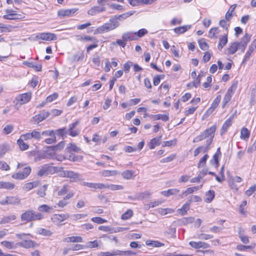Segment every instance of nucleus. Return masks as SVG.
I'll return each mask as SVG.
<instances>
[{"label":"nucleus","mask_w":256,"mask_h":256,"mask_svg":"<svg viewBox=\"0 0 256 256\" xmlns=\"http://www.w3.org/2000/svg\"><path fill=\"white\" fill-rule=\"evenodd\" d=\"M254 50V48H253L251 46H249L248 50L246 53L244 57L242 62V64H245L249 60V58L251 56V54L253 52Z\"/></svg>","instance_id":"44"},{"label":"nucleus","mask_w":256,"mask_h":256,"mask_svg":"<svg viewBox=\"0 0 256 256\" xmlns=\"http://www.w3.org/2000/svg\"><path fill=\"white\" fill-rule=\"evenodd\" d=\"M124 186L122 185H117L113 184H108V189L112 190H121L124 189Z\"/></svg>","instance_id":"53"},{"label":"nucleus","mask_w":256,"mask_h":256,"mask_svg":"<svg viewBox=\"0 0 256 256\" xmlns=\"http://www.w3.org/2000/svg\"><path fill=\"white\" fill-rule=\"evenodd\" d=\"M174 212V210L170 208H160L158 213L162 215H166L168 214H172Z\"/></svg>","instance_id":"56"},{"label":"nucleus","mask_w":256,"mask_h":256,"mask_svg":"<svg viewBox=\"0 0 256 256\" xmlns=\"http://www.w3.org/2000/svg\"><path fill=\"white\" fill-rule=\"evenodd\" d=\"M26 140H24L22 136L20 135V138L17 140V144L18 145L20 149L22 150H25L28 148V145L24 142Z\"/></svg>","instance_id":"30"},{"label":"nucleus","mask_w":256,"mask_h":256,"mask_svg":"<svg viewBox=\"0 0 256 256\" xmlns=\"http://www.w3.org/2000/svg\"><path fill=\"white\" fill-rule=\"evenodd\" d=\"M220 25L223 28L224 31H228V26L230 25L229 21L226 20H222L220 21Z\"/></svg>","instance_id":"46"},{"label":"nucleus","mask_w":256,"mask_h":256,"mask_svg":"<svg viewBox=\"0 0 256 256\" xmlns=\"http://www.w3.org/2000/svg\"><path fill=\"white\" fill-rule=\"evenodd\" d=\"M146 244L148 246L156 248L161 247L164 245V244L159 242L158 241L152 240H146Z\"/></svg>","instance_id":"32"},{"label":"nucleus","mask_w":256,"mask_h":256,"mask_svg":"<svg viewBox=\"0 0 256 256\" xmlns=\"http://www.w3.org/2000/svg\"><path fill=\"white\" fill-rule=\"evenodd\" d=\"M78 121H76L70 125L69 128L68 130L69 135L72 137H74L78 136L79 134V131L78 130H74V129L76 127V126L78 124Z\"/></svg>","instance_id":"17"},{"label":"nucleus","mask_w":256,"mask_h":256,"mask_svg":"<svg viewBox=\"0 0 256 256\" xmlns=\"http://www.w3.org/2000/svg\"><path fill=\"white\" fill-rule=\"evenodd\" d=\"M227 42L228 35L225 34L220 38V42L218 45V49L221 50L223 47L227 44Z\"/></svg>","instance_id":"41"},{"label":"nucleus","mask_w":256,"mask_h":256,"mask_svg":"<svg viewBox=\"0 0 256 256\" xmlns=\"http://www.w3.org/2000/svg\"><path fill=\"white\" fill-rule=\"evenodd\" d=\"M202 186V185L200 186L190 187L187 188L186 190L183 192L181 194H179L178 199L186 197L188 194H192L194 191H196L200 188Z\"/></svg>","instance_id":"11"},{"label":"nucleus","mask_w":256,"mask_h":256,"mask_svg":"<svg viewBox=\"0 0 256 256\" xmlns=\"http://www.w3.org/2000/svg\"><path fill=\"white\" fill-rule=\"evenodd\" d=\"M118 250H114L112 252H98L97 256H118Z\"/></svg>","instance_id":"37"},{"label":"nucleus","mask_w":256,"mask_h":256,"mask_svg":"<svg viewBox=\"0 0 256 256\" xmlns=\"http://www.w3.org/2000/svg\"><path fill=\"white\" fill-rule=\"evenodd\" d=\"M208 157V155L206 154L202 158L198 164V168L204 167L205 166L206 162Z\"/></svg>","instance_id":"52"},{"label":"nucleus","mask_w":256,"mask_h":256,"mask_svg":"<svg viewBox=\"0 0 256 256\" xmlns=\"http://www.w3.org/2000/svg\"><path fill=\"white\" fill-rule=\"evenodd\" d=\"M70 217L68 214H54L52 217V220L54 222H60L67 220Z\"/></svg>","instance_id":"12"},{"label":"nucleus","mask_w":256,"mask_h":256,"mask_svg":"<svg viewBox=\"0 0 256 256\" xmlns=\"http://www.w3.org/2000/svg\"><path fill=\"white\" fill-rule=\"evenodd\" d=\"M256 190V184H254L253 186H251L247 190H246L245 194L248 196H250Z\"/></svg>","instance_id":"63"},{"label":"nucleus","mask_w":256,"mask_h":256,"mask_svg":"<svg viewBox=\"0 0 256 256\" xmlns=\"http://www.w3.org/2000/svg\"><path fill=\"white\" fill-rule=\"evenodd\" d=\"M239 42H234L232 44L227 48V54H232L238 49Z\"/></svg>","instance_id":"25"},{"label":"nucleus","mask_w":256,"mask_h":256,"mask_svg":"<svg viewBox=\"0 0 256 256\" xmlns=\"http://www.w3.org/2000/svg\"><path fill=\"white\" fill-rule=\"evenodd\" d=\"M31 170V168L29 166H27L24 168L22 172H20L14 174L12 176V177L13 178L16 180H24L28 177V176L30 174Z\"/></svg>","instance_id":"7"},{"label":"nucleus","mask_w":256,"mask_h":256,"mask_svg":"<svg viewBox=\"0 0 256 256\" xmlns=\"http://www.w3.org/2000/svg\"><path fill=\"white\" fill-rule=\"evenodd\" d=\"M106 8L104 6H94L92 8H91L90 10H88V14L89 15L91 16H94L96 14L100 13L102 12H104L106 10Z\"/></svg>","instance_id":"18"},{"label":"nucleus","mask_w":256,"mask_h":256,"mask_svg":"<svg viewBox=\"0 0 256 256\" xmlns=\"http://www.w3.org/2000/svg\"><path fill=\"white\" fill-rule=\"evenodd\" d=\"M200 48L203 50H206L208 48V44L206 42L204 39L198 40Z\"/></svg>","instance_id":"59"},{"label":"nucleus","mask_w":256,"mask_h":256,"mask_svg":"<svg viewBox=\"0 0 256 256\" xmlns=\"http://www.w3.org/2000/svg\"><path fill=\"white\" fill-rule=\"evenodd\" d=\"M9 204H19L20 203V199L17 196H7Z\"/></svg>","instance_id":"29"},{"label":"nucleus","mask_w":256,"mask_h":256,"mask_svg":"<svg viewBox=\"0 0 256 256\" xmlns=\"http://www.w3.org/2000/svg\"><path fill=\"white\" fill-rule=\"evenodd\" d=\"M38 233L44 236H51L52 232L50 230H46L43 228H40L38 230Z\"/></svg>","instance_id":"54"},{"label":"nucleus","mask_w":256,"mask_h":256,"mask_svg":"<svg viewBox=\"0 0 256 256\" xmlns=\"http://www.w3.org/2000/svg\"><path fill=\"white\" fill-rule=\"evenodd\" d=\"M70 186L68 184H64L60 190L58 192V196H62L66 194L70 191Z\"/></svg>","instance_id":"45"},{"label":"nucleus","mask_w":256,"mask_h":256,"mask_svg":"<svg viewBox=\"0 0 256 256\" xmlns=\"http://www.w3.org/2000/svg\"><path fill=\"white\" fill-rule=\"evenodd\" d=\"M16 244L26 248H34L36 245V243L32 240H26L18 242Z\"/></svg>","instance_id":"16"},{"label":"nucleus","mask_w":256,"mask_h":256,"mask_svg":"<svg viewBox=\"0 0 256 256\" xmlns=\"http://www.w3.org/2000/svg\"><path fill=\"white\" fill-rule=\"evenodd\" d=\"M65 151L68 153H71L72 152H80L81 149L76 146V144L70 143L68 144Z\"/></svg>","instance_id":"20"},{"label":"nucleus","mask_w":256,"mask_h":256,"mask_svg":"<svg viewBox=\"0 0 256 256\" xmlns=\"http://www.w3.org/2000/svg\"><path fill=\"white\" fill-rule=\"evenodd\" d=\"M24 140H30L32 139L36 140H40V132L36 130H33L30 132H27L21 135Z\"/></svg>","instance_id":"9"},{"label":"nucleus","mask_w":256,"mask_h":256,"mask_svg":"<svg viewBox=\"0 0 256 256\" xmlns=\"http://www.w3.org/2000/svg\"><path fill=\"white\" fill-rule=\"evenodd\" d=\"M237 87L238 82H234L228 88L223 100L222 108H224L225 105L230 100L232 96L237 88Z\"/></svg>","instance_id":"6"},{"label":"nucleus","mask_w":256,"mask_h":256,"mask_svg":"<svg viewBox=\"0 0 256 256\" xmlns=\"http://www.w3.org/2000/svg\"><path fill=\"white\" fill-rule=\"evenodd\" d=\"M15 185L14 184L8 182H0V188L12 190Z\"/></svg>","instance_id":"33"},{"label":"nucleus","mask_w":256,"mask_h":256,"mask_svg":"<svg viewBox=\"0 0 256 256\" xmlns=\"http://www.w3.org/2000/svg\"><path fill=\"white\" fill-rule=\"evenodd\" d=\"M101 176L106 177L110 176H115L119 174L116 170H104L100 172Z\"/></svg>","instance_id":"28"},{"label":"nucleus","mask_w":256,"mask_h":256,"mask_svg":"<svg viewBox=\"0 0 256 256\" xmlns=\"http://www.w3.org/2000/svg\"><path fill=\"white\" fill-rule=\"evenodd\" d=\"M77 40H86V41H91L94 43H97L98 40L94 37L90 36H77L76 38Z\"/></svg>","instance_id":"42"},{"label":"nucleus","mask_w":256,"mask_h":256,"mask_svg":"<svg viewBox=\"0 0 256 256\" xmlns=\"http://www.w3.org/2000/svg\"><path fill=\"white\" fill-rule=\"evenodd\" d=\"M44 218V216L41 212H36L31 209L24 211L20 215L21 220L26 222L32 221L40 220L43 219Z\"/></svg>","instance_id":"2"},{"label":"nucleus","mask_w":256,"mask_h":256,"mask_svg":"<svg viewBox=\"0 0 256 256\" xmlns=\"http://www.w3.org/2000/svg\"><path fill=\"white\" fill-rule=\"evenodd\" d=\"M189 244L193 248L198 249L200 248H207L210 247V245L202 242H193L191 241L189 242Z\"/></svg>","instance_id":"15"},{"label":"nucleus","mask_w":256,"mask_h":256,"mask_svg":"<svg viewBox=\"0 0 256 256\" xmlns=\"http://www.w3.org/2000/svg\"><path fill=\"white\" fill-rule=\"evenodd\" d=\"M190 28V25H186L178 27L174 29V32H186Z\"/></svg>","instance_id":"58"},{"label":"nucleus","mask_w":256,"mask_h":256,"mask_svg":"<svg viewBox=\"0 0 256 256\" xmlns=\"http://www.w3.org/2000/svg\"><path fill=\"white\" fill-rule=\"evenodd\" d=\"M56 36L53 33H40V34L34 35L28 38L30 40H38L41 39L46 41H51L56 40Z\"/></svg>","instance_id":"3"},{"label":"nucleus","mask_w":256,"mask_h":256,"mask_svg":"<svg viewBox=\"0 0 256 256\" xmlns=\"http://www.w3.org/2000/svg\"><path fill=\"white\" fill-rule=\"evenodd\" d=\"M135 12V11H130L118 16H114L112 18L110 22L104 24L102 26L96 28L95 32H104L105 30L110 31L114 30L118 26V20H123L132 16Z\"/></svg>","instance_id":"1"},{"label":"nucleus","mask_w":256,"mask_h":256,"mask_svg":"<svg viewBox=\"0 0 256 256\" xmlns=\"http://www.w3.org/2000/svg\"><path fill=\"white\" fill-rule=\"evenodd\" d=\"M206 198L205 201L207 202H210L214 198V192L212 190H209L206 194Z\"/></svg>","instance_id":"49"},{"label":"nucleus","mask_w":256,"mask_h":256,"mask_svg":"<svg viewBox=\"0 0 256 256\" xmlns=\"http://www.w3.org/2000/svg\"><path fill=\"white\" fill-rule=\"evenodd\" d=\"M16 219V216L15 214H10L9 216H4L2 218L1 220L0 221V224H3L8 223L12 222V221H14Z\"/></svg>","instance_id":"23"},{"label":"nucleus","mask_w":256,"mask_h":256,"mask_svg":"<svg viewBox=\"0 0 256 256\" xmlns=\"http://www.w3.org/2000/svg\"><path fill=\"white\" fill-rule=\"evenodd\" d=\"M118 256H132L136 254V252L132 250H118Z\"/></svg>","instance_id":"47"},{"label":"nucleus","mask_w":256,"mask_h":256,"mask_svg":"<svg viewBox=\"0 0 256 256\" xmlns=\"http://www.w3.org/2000/svg\"><path fill=\"white\" fill-rule=\"evenodd\" d=\"M190 208V203L189 202H186L178 210L179 213L182 216L186 215Z\"/></svg>","instance_id":"39"},{"label":"nucleus","mask_w":256,"mask_h":256,"mask_svg":"<svg viewBox=\"0 0 256 256\" xmlns=\"http://www.w3.org/2000/svg\"><path fill=\"white\" fill-rule=\"evenodd\" d=\"M209 149L210 147L207 146H199L194 150V156H196L200 152L206 153L208 152Z\"/></svg>","instance_id":"35"},{"label":"nucleus","mask_w":256,"mask_h":256,"mask_svg":"<svg viewBox=\"0 0 256 256\" xmlns=\"http://www.w3.org/2000/svg\"><path fill=\"white\" fill-rule=\"evenodd\" d=\"M54 136L56 134L58 135V136H60L62 138H64V136H66V134L68 132V130H66V128H60L56 130H54Z\"/></svg>","instance_id":"43"},{"label":"nucleus","mask_w":256,"mask_h":256,"mask_svg":"<svg viewBox=\"0 0 256 256\" xmlns=\"http://www.w3.org/2000/svg\"><path fill=\"white\" fill-rule=\"evenodd\" d=\"M2 244L8 249H12L14 248V243L8 241H3Z\"/></svg>","instance_id":"61"},{"label":"nucleus","mask_w":256,"mask_h":256,"mask_svg":"<svg viewBox=\"0 0 256 256\" xmlns=\"http://www.w3.org/2000/svg\"><path fill=\"white\" fill-rule=\"evenodd\" d=\"M64 160L68 159L72 162H78L80 161L82 159V156H76L72 152L70 153L69 156L68 157H64Z\"/></svg>","instance_id":"36"},{"label":"nucleus","mask_w":256,"mask_h":256,"mask_svg":"<svg viewBox=\"0 0 256 256\" xmlns=\"http://www.w3.org/2000/svg\"><path fill=\"white\" fill-rule=\"evenodd\" d=\"M56 170V168L48 164L42 166L37 172L39 176H48L54 174Z\"/></svg>","instance_id":"5"},{"label":"nucleus","mask_w":256,"mask_h":256,"mask_svg":"<svg viewBox=\"0 0 256 256\" xmlns=\"http://www.w3.org/2000/svg\"><path fill=\"white\" fill-rule=\"evenodd\" d=\"M62 176L72 179V182L79 180L80 174L72 170H64L62 174Z\"/></svg>","instance_id":"10"},{"label":"nucleus","mask_w":256,"mask_h":256,"mask_svg":"<svg viewBox=\"0 0 256 256\" xmlns=\"http://www.w3.org/2000/svg\"><path fill=\"white\" fill-rule=\"evenodd\" d=\"M232 120L233 116H231L224 122L221 128V135L225 133L226 132L228 128L232 125Z\"/></svg>","instance_id":"21"},{"label":"nucleus","mask_w":256,"mask_h":256,"mask_svg":"<svg viewBox=\"0 0 256 256\" xmlns=\"http://www.w3.org/2000/svg\"><path fill=\"white\" fill-rule=\"evenodd\" d=\"M31 98V92H26L20 94L16 98V100L17 101L16 105L21 106L27 103L30 100Z\"/></svg>","instance_id":"8"},{"label":"nucleus","mask_w":256,"mask_h":256,"mask_svg":"<svg viewBox=\"0 0 256 256\" xmlns=\"http://www.w3.org/2000/svg\"><path fill=\"white\" fill-rule=\"evenodd\" d=\"M36 185L34 182H28L24 185V188L26 190L28 191L32 189L33 188L36 187Z\"/></svg>","instance_id":"64"},{"label":"nucleus","mask_w":256,"mask_h":256,"mask_svg":"<svg viewBox=\"0 0 256 256\" xmlns=\"http://www.w3.org/2000/svg\"><path fill=\"white\" fill-rule=\"evenodd\" d=\"M132 34V33H125L122 36V40L125 42L135 40L137 39V37H142L146 33H134V34H137V35L132 36H131Z\"/></svg>","instance_id":"13"},{"label":"nucleus","mask_w":256,"mask_h":256,"mask_svg":"<svg viewBox=\"0 0 256 256\" xmlns=\"http://www.w3.org/2000/svg\"><path fill=\"white\" fill-rule=\"evenodd\" d=\"M162 136L154 138L152 139L149 144V147L150 149H154L156 146L160 144Z\"/></svg>","instance_id":"24"},{"label":"nucleus","mask_w":256,"mask_h":256,"mask_svg":"<svg viewBox=\"0 0 256 256\" xmlns=\"http://www.w3.org/2000/svg\"><path fill=\"white\" fill-rule=\"evenodd\" d=\"M54 132L53 130H47L45 131H43L42 132H40V140L42 138V136H51L53 134H54Z\"/></svg>","instance_id":"57"},{"label":"nucleus","mask_w":256,"mask_h":256,"mask_svg":"<svg viewBox=\"0 0 256 256\" xmlns=\"http://www.w3.org/2000/svg\"><path fill=\"white\" fill-rule=\"evenodd\" d=\"M84 58V52L82 51H78L74 54L72 58V62H78L80 60H82Z\"/></svg>","instance_id":"34"},{"label":"nucleus","mask_w":256,"mask_h":256,"mask_svg":"<svg viewBox=\"0 0 256 256\" xmlns=\"http://www.w3.org/2000/svg\"><path fill=\"white\" fill-rule=\"evenodd\" d=\"M154 120H161L164 122H166L169 120L168 114H158L155 115H150V116Z\"/></svg>","instance_id":"26"},{"label":"nucleus","mask_w":256,"mask_h":256,"mask_svg":"<svg viewBox=\"0 0 256 256\" xmlns=\"http://www.w3.org/2000/svg\"><path fill=\"white\" fill-rule=\"evenodd\" d=\"M216 130V124H214L203 132L204 136H206V138H207L206 140V146L208 147H210V146L213 141Z\"/></svg>","instance_id":"4"},{"label":"nucleus","mask_w":256,"mask_h":256,"mask_svg":"<svg viewBox=\"0 0 256 256\" xmlns=\"http://www.w3.org/2000/svg\"><path fill=\"white\" fill-rule=\"evenodd\" d=\"M56 140V136L54 134L50 136V138H46L44 142L47 144H52L55 142Z\"/></svg>","instance_id":"62"},{"label":"nucleus","mask_w":256,"mask_h":256,"mask_svg":"<svg viewBox=\"0 0 256 256\" xmlns=\"http://www.w3.org/2000/svg\"><path fill=\"white\" fill-rule=\"evenodd\" d=\"M53 208L52 207L45 204L40 206L38 208L39 212H51Z\"/></svg>","instance_id":"38"},{"label":"nucleus","mask_w":256,"mask_h":256,"mask_svg":"<svg viewBox=\"0 0 256 256\" xmlns=\"http://www.w3.org/2000/svg\"><path fill=\"white\" fill-rule=\"evenodd\" d=\"M76 10L74 8L72 9H62L58 11V15L60 18H64L66 16H70L74 14Z\"/></svg>","instance_id":"14"},{"label":"nucleus","mask_w":256,"mask_h":256,"mask_svg":"<svg viewBox=\"0 0 256 256\" xmlns=\"http://www.w3.org/2000/svg\"><path fill=\"white\" fill-rule=\"evenodd\" d=\"M122 176L126 180L132 179L134 177V172L132 170H126L122 172Z\"/></svg>","instance_id":"27"},{"label":"nucleus","mask_w":256,"mask_h":256,"mask_svg":"<svg viewBox=\"0 0 256 256\" xmlns=\"http://www.w3.org/2000/svg\"><path fill=\"white\" fill-rule=\"evenodd\" d=\"M50 114L48 112L43 110L39 114L36 115L34 118L38 122H42L48 118Z\"/></svg>","instance_id":"22"},{"label":"nucleus","mask_w":256,"mask_h":256,"mask_svg":"<svg viewBox=\"0 0 256 256\" xmlns=\"http://www.w3.org/2000/svg\"><path fill=\"white\" fill-rule=\"evenodd\" d=\"M253 247L251 246H244L242 244H238L236 246V249L240 251H246L248 249H252Z\"/></svg>","instance_id":"60"},{"label":"nucleus","mask_w":256,"mask_h":256,"mask_svg":"<svg viewBox=\"0 0 256 256\" xmlns=\"http://www.w3.org/2000/svg\"><path fill=\"white\" fill-rule=\"evenodd\" d=\"M98 244L97 240H95L94 241H90L86 243L84 245V248H98Z\"/></svg>","instance_id":"48"},{"label":"nucleus","mask_w":256,"mask_h":256,"mask_svg":"<svg viewBox=\"0 0 256 256\" xmlns=\"http://www.w3.org/2000/svg\"><path fill=\"white\" fill-rule=\"evenodd\" d=\"M250 136V132L246 128H242L240 132V138L242 140L248 139Z\"/></svg>","instance_id":"40"},{"label":"nucleus","mask_w":256,"mask_h":256,"mask_svg":"<svg viewBox=\"0 0 256 256\" xmlns=\"http://www.w3.org/2000/svg\"><path fill=\"white\" fill-rule=\"evenodd\" d=\"M65 145L64 141H61L58 142L57 144L52 146V150L54 151H59L64 148Z\"/></svg>","instance_id":"51"},{"label":"nucleus","mask_w":256,"mask_h":256,"mask_svg":"<svg viewBox=\"0 0 256 256\" xmlns=\"http://www.w3.org/2000/svg\"><path fill=\"white\" fill-rule=\"evenodd\" d=\"M180 192V190L176 188L169 189L168 190H164L161 192V194L166 196H170L172 195H176Z\"/></svg>","instance_id":"31"},{"label":"nucleus","mask_w":256,"mask_h":256,"mask_svg":"<svg viewBox=\"0 0 256 256\" xmlns=\"http://www.w3.org/2000/svg\"><path fill=\"white\" fill-rule=\"evenodd\" d=\"M48 184H44L43 186L40 188L39 190L37 192V194L40 197L44 198L46 195V191L48 188Z\"/></svg>","instance_id":"50"},{"label":"nucleus","mask_w":256,"mask_h":256,"mask_svg":"<svg viewBox=\"0 0 256 256\" xmlns=\"http://www.w3.org/2000/svg\"><path fill=\"white\" fill-rule=\"evenodd\" d=\"M64 242H82L83 239L81 236H72L70 237H67L62 240Z\"/></svg>","instance_id":"19"},{"label":"nucleus","mask_w":256,"mask_h":256,"mask_svg":"<svg viewBox=\"0 0 256 256\" xmlns=\"http://www.w3.org/2000/svg\"><path fill=\"white\" fill-rule=\"evenodd\" d=\"M133 215L132 210H128L124 214L122 215L121 218L122 220H128Z\"/></svg>","instance_id":"55"}]
</instances>
